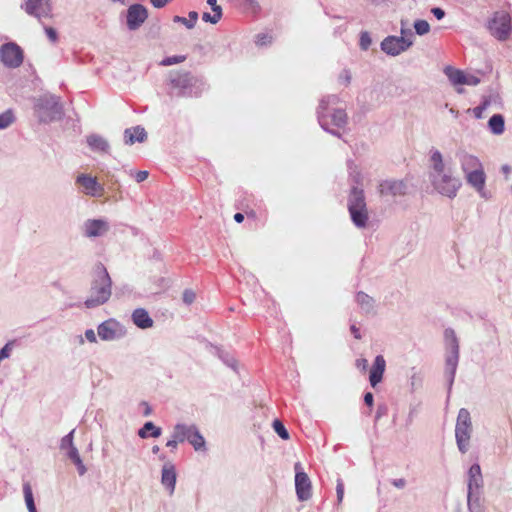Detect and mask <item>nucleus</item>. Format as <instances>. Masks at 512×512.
Returning <instances> with one entry per match:
<instances>
[{
    "mask_svg": "<svg viewBox=\"0 0 512 512\" xmlns=\"http://www.w3.org/2000/svg\"><path fill=\"white\" fill-rule=\"evenodd\" d=\"M94 279L91 284L90 296L84 302L87 308L105 304L112 294V280L102 263L94 266Z\"/></svg>",
    "mask_w": 512,
    "mask_h": 512,
    "instance_id": "f257e3e1",
    "label": "nucleus"
},
{
    "mask_svg": "<svg viewBox=\"0 0 512 512\" xmlns=\"http://www.w3.org/2000/svg\"><path fill=\"white\" fill-rule=\"evenodd\" d=\"M348 209L353 223L358 227H365L368 221V212L363 190L356 188L352 190Z\"/></svg>",
    "mask_w": 512,
    "mask_h": 512,
    "instance_id": "f03ea898",
    "label": "nucleus"
},
{
    "mask_svg": "<svg viewBox=\"0 0 512 512\" xmlns=\"http://www.w3.org/2000/svg\"><path fill=\"white\" fill-rule=\"evenodd\" d=\"M487 28L492 36L500 41L507 40L510 36L512 25L509 11H496L489 20Z\"/></svg>",
    "mask_w": 512,
    "mask_h": 512,
    "instance_id": "7ed1b4c3",
    "label": "nucleus"
},
{
    "mask_svg": "<svg viewBox=\"0 0 512 512\" xmlns=\"http://www.w3.org/2000/svg\"><path fill=\"white\" fill-rule=\"evenodd\" d=\"M472 433L470 413L467 409H460L457 417L455 436L459 450L462 453L467 451Z\"/></svg>",
    "mask_w": 512,
    "mask_h": 512,
    "instance_id": "20e7f679",
    "label": "nucleus"
},
{
    "mask_svg": "<svg viewBox=\"0 0 512 512\" xmlns=\"http://www.w3.org/2000/svg\"><path fill=\"white\" fill-rule=\"evenodd\" d=\"M431 182L433 187L442 195L450 198L456 196L458 189L461 186V182L453 177L452 170L445 173L431 176Z\"/></svg>",
    "mask_w": 512,
    "mask_h": 512,
    "instance_id": "39448f33",
    "label": "nucleus"
},
{
    "mask_svg": "<svg viewBox=\"0 0 512 512\" xmlns=\"http://www.w3.org/2000/svg\"><path fill=\"white\" fill-rule=\"evenodd\" d=\"M0 58L6 67L17 68L23 63V50L15 43L4 44L0 48Z\"/></svg>",
    "mask_w": 512,
    "mask_h": 512,
    "instance_id": "423d86ee",
    "label": "nucleus"
},
{
    "mask_svg": "<svg viewBox=\"0 0 512 512\" xmlns=\"http://www.w3.org/2000/svg\"><path fill=\"white\" fill-rule=\"evenodd\" d=\"M176 438L180 440V442H184L185 440L189 441L195 450L204 449L205 447V440L195 426L177 424Z\"/></svg>",
    "mask_w": 512,
    "mask_h": 512,
    "instance_id": "0eeeda50",
    "label": "nucleus"
},
{
    "mask_svg": "<svg viewBox=\"0 0 512 512\" xmlns=\"http://www.w3.org/2000/svg\"><path fill=\"white\" fill-rule=\"evenodd\" d=\"M295 488L296 494L300 501L308 500L312 495V485L308 475L305 472L300 471L301 464L298 462L295 464Z\"/></svg>",
    "mask_w": 512,
    "mask_h": 512,
    "instance_id": "6e6552de",
    "label": "nucleus"
},
{
    "mask_svg": "<svg viewBox=\"0 0 512 512\" xmlns=\"http://www.w3.org/2000/svg\"><path fill=\"white\" fill-rule=\"evenodd\" d=\"M483 486V478L481 468L478 464L470 467L468 472V506L474 509L473 495L478 493Z\"/></svg>",
    "mask_w": 512,
    "mask_h": 512,
    "instance_id": "1a4fd4ad",
    "label": "nucleus"
},
{
    "mask_svg": "<svg viewBox=\"0 0 512 512\" xmlns=\"http://www.w3.org/2000/svg\"><path fill=\"white\" fill-rule=\"evenodd\" d=\"M411 45L412 42L404 37L389 36L382 41L381 49L389 55L396 56L407 50Z\"/></svg>",
    "mask_w": 512,
    "mask_h": 512,
    "instance_id": "9d476101",
    "label": "nucleus"
},
{
    "mask_svg": "<svg viewBox=\"0 0 512 512\" xmlns=\"http://www.w3.org/2000/svg\"><path fill=\"white\" fill-rule=\"evenodd\" d=\"M76 183L82 187L86 195L101 197L104 194V187L97 181L96 177L87 174H80L76 178Z\"/></svg>",
    "mask_w": 512,
    "mask_h": 512,
    "instance_id": "9b49d317",
    "label": "nucleus"
},
{
    "mask_svg": "<svg viewBox=\"0 0 512 512\" xmlns=\"http://www.w3.org/2000/svg\"><path fill=\"white\" fill-rule=\"evenodd\" d=\"M147 9L141 4H133L127 11V26L130 30L139 28L147 19Z\"/></svg>",
    "mask_w": 512,
    "mask_h": 512,
    "instance_id": "f8f14e48",
    "label": "nucleus"
},
{
    "mask_svg": "<svg viewBox=\"0 0 512 512\" xmlns=\"http://www.w3.org/2000/svg\"><path fill=\"white\" fill-rule=\"evenodd\" d=\"M97 332L102 340L111 341L122 335V328L116 320L109 319L98 326Z\"/></svg>",
    "mask_w": 512,
    "mask_h": 512,
    "instance_id": "ddd939ff",
    "label": "nucleus"
},
{
    "mask_svg": "<svg viewBox=\"0 0 512 512\" xmlns=\"http://www.w3.org/2000/svg\"><path fill=\"white\" fill-rule=\"evenodd\" d=\"M25 11L38 19L49 17L51 6L49 0H27Z\"/></svg>",
    "mask_w": 512,
    "mask_h": 512,
    "instance_id": "4468645a",
    "label": "nucleus"
},
{
    "mask_svg": "<svg viewBox=\"0 0 512 512\" xmlns=\"http://www.w3.org/2000/svg\"><path fill=\"white\" fill-rule=\"evenodd\" d=\"M406 191V184L400 180H386L379 185V193L381 196H403L406 194Z\"/></svg>",
    "mask_w": 512,
    "mask_h": 512,
    "instance_id": "2eb2a0df",
    "label": "nucleus"
},
{
    "mask_svg": "<svg viewBox=\"0 0 512 512\" xmlns=\"http://www.w3.org/2000/svg\"><path fill=\"white\" fill-rule=\"evenodd\" d=\"M170 86L182 94L193 85V77L189 72L177 71L170 74Z\"/></svg>",
    "mask_w": 512,
    "mask_h": 512,
    "instance_id": "dca6fc26",
    "label": "nucleus"
},
{
    "mask_svg": "<svg viewBox=\"0 0 512 512\" xmlns=\"http://www.w3.org/2000/svg\"><path fill=\"white\" fill-rule=\"evenodd\" d=\"M108 229V223L102 219L87 220L84 224L85 235L89 238L102 236Z\"/></svg>",
    "mask_w": 512,
    "mask_h": 512,
    "instance_id": "f3484780",
    "label": "nucleus"
},
{
    "mask_svg": "<svg viewBox=\"0 0 512 512\" xmlns=\"http://www.w3.org/2000/svg\"><path fill=\"white\" fill-rule=\"evenodd\" d=\"M386 368V361L382 355L376 356L370 370L369 381L372 387H375L382 381Z\"/></svg>",
    "mask_w": 512,
    "mask_h": 512,
    "instance_id": "a211bd4d",
    "label": "nucleus"
},
{
    "mask_svg": "<svg viewBox=\"0 0 512 512\" xmlns=\"http://www.w3.org/2000/svg\"><path fill=\"white\" fill-rule=\"evenodd\" d=\"M460 164H461V168H462L463 172L465 173V175L483 167L480 160L476 156L471 155L469 153L461 154Z\"/></svg>",
    "mask_w": 512,
    "mask_h": 512,
    "instance_id": "6ab92c4d",
    "label": "nucleus"
},
{
    "mask_svg": "<svg viewBox=\"0 0 512 512\" xmlns=\"http://www.w3.org/2000/svg\"><path fill=\"white\" fill-rule=\"evenodd\" d=\"M161 482L169 490L170 494L174 492L176 484V471L172 464L164 465L162 469Z\"/></svg>",
    "mask_w": 512,
    "mask_h": 512,
    "instance_id": "aec40b11",
    "label": "nucleus"
},
{
    "mask_svg": "<svg viewBox=\"0 0 512 512\" xmlns=\"http://www.w3.org/2000/svg\"><path fill=\"white\" fill-rule=\"evenodd\" d=\"M430 163H431V169H432L430 172V177L439 175V174H442V173H445V172L451 170V168L446 167L444 160H443V156L438 150L432 151V154L430 157Z\"/></svg>",
    "mask_w": 512,
    "mask_h": 512,
    "instance_id": "412c9836",
    "label": "nucleus"
},
{
    "mask_svg": "<svg viewBox=\"0 0 512 512\" xmlns=\"http://www.w3.org/2000/svg\"><path fill=\"white\" fill-rule=\"evenodd\" d=\"M466 180L467 183L475 188L478 192L483 191L486 182V175L483 167L466 174Z\"/></svg>",
    "mask_w": 512,
    "mask_h": 512,
    "instance_id": "4be33fe9",
    "label": "nucleus"
},
{
    "mask_svg": "<svg viewBox=\"0 0 512 512\" xmlns=\"http://www.w3.org/2000/svg\"><path fill=\"white\" fill-rule=\"evenodd\" d=\"M132 320L133 323L141 329H147L153 326L152 318L149 316L148 312L143 308H138L134 310V312L132 313Z\"/></svg>",
    "mask_w": 512,
    "mask_h": 512,
    "instance_id": "5701e85b",
    "label": "nucleus"
},
{
    "mask_svg": "<svg viewBox=\"0 0 512 512\" xmlns=\"http://www.w3.org/2000/svg\"><path fill=\"white\" fill-rule=\"evenodd\" d=\"M125 143L134 144L135 142H143L147 138L144 128L137 126L131 129H126L124 132Z\"/></svg>",
    "mask_w": 512,
    "mask_h": 512,
    "instance_id": "b1692460",
    "label": "nucleus"
},
{
    "mask_svg": "<svg viewBox=\"0 0 512 512\" xmlns=\"http://www.w3.org/2000/svg\"><path fill=\"white\" fill-rule=\"evenodd\" d=\"M41 107L43 109L51 110V114L49 115L51 120L55 119L57 116H60L62 113V107L59 103V100L54 96L45 97L42 100Z\"/></svg>",
    "mask_w": 512,
    "mask_h": 512,
    "instance_id": "393cba45",
    "label": "nucleus"
},
{
    "mask_svg": "<svg viewBox=\"0 0 512 512\" xmlns=\"http://www.w3.org/2000/svg\"><path fill=\"white\" fill-rule=\"evenodd\" d=\"M208 5H210L212 9V14L205 12L202 15V19L205 22H209L212 24H216L220 21L222 17V8L217 4V0H207Z\"/></svg>",
    "mask_w": 512,
    "mask_h": 512,
    "instance_id": "a878e982",
    "label": "nucleus"
},
{
    "mask_svg": "<svg viewBox=\"0 0 512 512\" xmlns=\"http://www.w3.org/2000/svg\"><path fill=\"white\" fill-rule=\"evenodd\" d=\"M162 430L160 427L154 425L153 422H146L144 426L138 431V436L142 439L148 437L158 438L161 436Z\"/></svg>",
    "mask_w": 512,
    "mask_h": 512,
    "instance_id": "bb28decb",
    "label": "nucleus"
},
{
    "mask_svg": "<svg viewBox=\"0 0 512 512\" xmlns=\"http://www.w3.org/2000/svg\"><path fill=\"white\" fill-rule=\"evenodd\" d=\"M87 144L92 150L99 152H107L109 149L108 142L98 135H90L87 137Z\"/></svg>",
    "mask_w": 512,
    "mask_h": 512,
    "instance_id": "cd10ccee",
    "label": "nucleus"
},
{
    "mask_svg": "<svg viewBox=\"0 0 512 512\" xmlns=\"http://www.w3.org/2000/svg\"><path fill=\"white\" fill-rule=\"evenodd\" d=\"M445 74L453 85H464L465 73L452 67L445 68Z\"/></svg>",
    "mask_w": 512,
    "mask_h": 512,
    "instance_id": "c85d7f7f",
    "label": "nucleus"
},
{
    "mask_svg": "<svg viewBox=\"0 0 512 512\" xmlns=\"http://www.w3.org/2000/svg\"><path fill=\"white\" fill-rule=\"evenodd\" d=\"M489 127L495 134H502L504 131V118L500 114H495L489 119Z\"/></svg>",
    "mask_w": 512,
    "mask_h": 512,
    "instance_id": "c756f323",
    "label": "nucleus"
},
{
    "mask_svg": "<svg viewBox=\"0 0 512 512\" xmlns=\"http://www.w3.org/2000/svg\"><path fill=\"white\" fill-rule=\"evenodd\" d=\"M23 492H24L25 502H26L29 512H36L32 489H31V486L29 483H25L23 485Z\"/></svg>",
    "mask_w": 512,
    "mask_h": 512,
    "instance_id": "7c9ffc66",
    "label": "nucleus"
},
{
    "mask_svg": "<svg viewBox=\"0 0 512 512\" xmlns=\"http://www.w3.org/2000/svg\"><path fill=\"white\" fill-rule=\"evenodd\" d=\"M197 19H198V13L195 11H191L189 13V19L180 17V16L174 17L175 22H180V23L184 24L188 29H191L195 26Z\"/></svg>",
    "mask_w": 512,
    "mask_h": 512,
    "instance_id": "2f4dec72",
    "label": "nucleus"
},
{
    "mask_svg": "<svg viewBox=\"0 0 512 512\" xmlns=\"http://www.w3.org/2000/svg\"><path fill=\"white\" fill-rule=\"evenodd\" d=\"M15 120L12 110H7L0 114V129L9 127Z\"/></svg>",
    "mask_w": 512,
    "mask_h": 512,
    "instance_id": "473e14b6",
    "label": "nucleus"
},
{
    "mask_svg": "<svg viewBox=\"0 0 512 512\" xmlns=\"http://www.w3.org/2000/svg\"><path fill=\"white\" fill-rule=\"evenodd\" d=\"M272 426L274 431L279 435L280 438H282L283 440H288L290 438L287 429L280 420H274Z\"/></svg>",
    "mask_w": 512,
    "mask_h": 512,
    "instance_id": "72a5a7b5",
    "label": "nucleus"
},
{
    "mask_svg": "<svg viewBox=\"0 0 512 512\" xmlns=\"http://www.w3.org/2000/svg\"><path fill=\"white\" fill-rule=\"evenodd\" d=\"M346 113L343 110H335L332 114V122L338 126L342 127L346 123Z\"/></svg>",
    "mask_w": 512,
    "mask_h": 512,
    "instance_id": "f704fd0d",
    "label": "nucleus"
},
{
    "mask_svg": "<svg viewBox=\"0 0 512 512\" xmlns=\"http://www.w3.org/2000/svg\"><path fill=\"white\" fill-rule=\"evenodd\" d=\"M414 28L417 34L425 35L430 30V25L426 20H417L414 23Z\"/></svg>",
    "mask_w": 512,
    "mask_h": 512,
    "instance_id": "c9c22d12",
    "label": "nucleus"
},
{
    "mask_svg": "<svg viewBox=\"0 0 512 512\" xmlns=\"http://www.w3.org/2000/svg\"><path fill=\"white\" fill-rule=\"evenodd\" d=\"M356 300L358 302V304H360L362 307L366 308V309H369L372 307V298L363 293V292H359L356 296Z\"/></svg>",
    "mask_w": 512,
    "mask_h": 512,
    "instance_id": "e433bc0d",
    "label": "nucleus"
},
{
    "mask_svg": "<svg viewBox=\"0 0 512 512\" xmlns=\"http://www.w3.org/2000/svg\"><path fill=\"white\" fill-rule=\"evenodd\" d=\"M185 56H172V57H167L165 59H163L161 61V65L163 66H170V65H173V64H178V63H181L185 60Z\"/></svg>",
    "mask_w": 512,
    "mask_h": 512,
    "instance_id": "4c0bfd02",
    "label": "nucleus"
},
{
    "mask_svg": "<svg viewBox=\"0 0 512 512\" xmlns=\"http://www.w3.org/2000/svg\"><path fill=\"white\" fill-rule=\"evenodd\" d=\"M336 493H337V501L340 504L344 498V484L341 479L337 480Z\"/></svg>",
    "mask_w": 512,
    "mask_h": 512,
    "instance_id": "58836bf2",
    "label": "nucleus"
},
{
    "mask_svg": "<svg viewBox=\"0 0 512 512\" xmlns=\"http://www.w3.org/2000/svg\"><path fill=\"white\" fill-rule=\"evenodd\" d=\"M182 298L186 304H191L194 302L196 294L194 291L187 289L183 292Z\"/></svg>",
    "mask_w": 512,
    "mask_h": 512,
    "instance_id": "ea45409f",
    "label": "nucleus"
},
{
    "mask_svg": "<svg viewBox=\"0 0 512 512\" xmlns=\"http://www.w3.org/2000/svg\"><path fill=\"white\" fill-rule=\"evenodd\" d=\"M73 432L74 431H71L68 435H66L65 437L62 438V441H61L62 448H66V447L72 448V447H74L73 446Z\"/></svg>",
    "mask_w": 512,
    "mask_h": 512,
    "instance_id": "a19ab883",
    "label": "nucleus"
},
{
    "mask_svg": "<svg viewBox=\"0 0 512 512\" xmlns=\"http://www.w3.org/2000/svg\"><path fill=\"white\" fill-rule=\"evenodd\" d=\"M178 443H181L180 440L176 438V426L174 427V431L172 434V439L168 440L166 446L174 451L177 448Z\"/></svg>",
    "mask_w": 512,
    "mask_h": 512,
    "instance_id": "79ce46f5",
    "label": "nucleus"
},
{
    "mask_svg": "<svg viewBox=\"0 0 512 512\" xmlns=\"http://www.w3.org/2000/svg\"><path fill=\"white\" fill-rule=\"evenodd\" d=\"M13 342H8L1 350H0V358L3 360L10 356V352L12 351Z\"/></svg>",
    "mask_w": 512,
    "mask_h": 512,
    "instance_id": "37998d69",
    "label": "nucleus"
},
{
    "mask_svg": "<svg viewBox=\"0 0 512 512\" xmlns=\"http://www.w3.org/2000/svg\"><path fill=\"white\" fill-rule=\"evenodd\" d=\"M69 457L75 464H81V458L79 456L78 450L76 447L69 448Z\"/></svg>",
    "mask_w": 512,
    "mask_h": 512,
    "instance_id": "c03bdc74",
    "label": "nucleus"
},
{
    "mask_svg": "<svg viewBox=\"0 0 512 512\" xmlns=\"http://www.w3.org/2000/svg\"><path fill=\"white\" fill-rule=\"evenodd\" d=\"M370 44H371V39H370L368 33L367 32L362 33L361 38H360V45H361L362 49H364V50L368 49Z\"/></svg>",
    "mask_w": 512,
    "mask_h": 512,
    "instance_id": "a18cd8bd",
    "label": "nucleus"
},
{
    "mask_svg": "<svg viewBox=\"0 0 512 512\" xmlns=\"http://www.w3.org/2000/svg\"><path fill=\"white\" fill-rule=\"evenodd\" d=\"M474 509H470L471 512H481L482 506L480 504L479 492L473 495Z\"/></svg>",
    "mask_w": 512,
    "mask_h": 512,
    "instance_id": "49530a36",
    "label": "nucleus"
},
{
    "mask_svg": "<svg viewBox=\"0 0 512 512\" xmlns=\"http://www.w3.org/2000/svg\"><path fill=\"white\" fill-rule=\"evenodd\" d=\"M489 106V101L488 100H484L483 103L474 108V114L477 118H480L482 116V113L483 111Z\"/></svg>",
    "mask_w": 512,
    "mask_h": 512,
    "instance_id": "de8ad7c7",
    "label": "nucleus"
},
{
    "mask_svg": "<svg viewBox=\"0 0 512 512\" xmlns=\"http://www.w3.org/2000/svg\"><path fill=\"white\" fill-rule=\"evenodd\" d=\"M272 37L266 34L258 35L256 43L258 45H266L267 43H271Z\"/></svg>",
    "mask_w": 512,
    "mask_h": 512,
    "instance_id": "09e8293b",
    "label": "nucleus"
},
{
    "mask_svg": "<svg viewBox=\"0 0 512 512\" xmlns=\"http://www.w3.org/2000/svg\"><path fill=\"white\" fill-rule=\"evenodd\" d=\"M480 82L479 78L473 75H466L465 74V83L464 85H477Z\"/></svg>",
    "mask_w": 512,
    "mask_h": 512,
    "instance_id": "8fccbe9b",
    "label": "nucleus"
},
{
    "mask_svg": "<svg viewBox=\"0 0 512 512\" xmlns=\"http://www.w3.org/2000/svg\"><path fill=\"white\" fill-rule=\"evenodd\" d=\"M45 32L48 36V38L50 39L51 42H56L57 40V33L55 31V29H53L52 27H46L45 28Z\"/></svg>",
    "mask_w": 512,
    "mask_h": 512,
    "instance_id": "3c124183",
    "label": "nucleus"
},
{
    "mask_svg": "<svg viewBox=\"0 0 512 512\" xmlns=\"http://www.w3.org/2000/svg\"><path fill=\"white\" fill-rule=\"evenodd\" d=\"M148 172L147 171H138L136 172L135 174V180L140 183V182H143L144 180H146L148 178Z\"/></svg>",
    "mask_w": 512,
    "mask_h": 512,
    "instance_id": "603ef678",
    "label": "nucleus"
},
{
    "mask_svg": "<svg viewBox=\"0 0 512 512\" xmlns=\"http://www.w3.org/2000/svg\"><path fill=\"white\" fill-rule=\"evenodd\" d=\"M171 1L172 0H150L151 4L155 8H162V7L166 6Z\"/></svg>",
    "mask_w": 512,
    "mask_h": 512,
    "instance_id": "864d4df0",
    "label": "nucleus"
},
{
    "mask_svg": "<svg viewBox=\"0 0 512 512\" xmlns=\"http://www.w3.org/2000/svg\"><path fill=\"white\" fill-rule=\"evenodd\" d=\"M85 337L91 343L96 342V334L92 329H88L85 331Z\"/></svg>",
    "mask_w": 512,
    "mask_h": 512,
    "instance_id": "5fc2aeb1",
    "label": "nucleus"
},
{
    "mask_svg": "<svg viewBox=\"0 0 512 512\" xmlns=\"http://www.w3.org/2000/svg\"><path fill=\"white\" fill-rule=\"evenodd\" d=\"M364 402L369 407L373 406L374 398H373V394L371 392H367L364 395Z\"/></svg>",
    "mask_w": 512,
    "mask_h": 512,
    "instance_id": "6e6d98bb",
    "label": "nucleus"
},
{
    "mask_svg": "<svg viewBox=\"0 0 512 512\" xmlns=\"http://www.w3.org/2000/svg\"><path fill=\"white\" fill-rule=\"evenodd\" d=\"M432 13L434 14V16H435L438 20L442 19V18L444 17V15H445V12H444L441 8H438V7L433 8V9H432Z\"/></svg>",
    "mask_w": 512,
    "mask_h": 512,
    "instance_id": "4d7b16f0",
    "label": "nucleus"
},
{
    "mask_svg": "<svg viewBox=\"0 0 512 512\" xmlns=\"http://www.w3.org/2000/svg\"><path fill=\"white\" fill-rule=\"evenodd\" d=\"M244 212H245V215L247 216L248 219H253V220L257 219V213H256L255 210H253V209H245Z\"/></svg>",
    "mask_w": 512,
    "mask_h": 512,
    "instance_id": "13d9d810",
    "label": "nucleus"
},
{
    "mask_svg": "<svg viewBox=\"0 0 512 512\" xmlns=\"http://www.w3.org/2000/svg\"><path fill=\"white\" fill-rule=\"evenodd\" d=\"M367 365H368V361H367L366 359H364V358H362V359H358V360L356 361V366H357L358 368H361V369H362V370H364V371L366 370Z\"/></svg>",
    "mask_w": 512,
    "mask_h": 512,
    "instance_id": "bf43d9fd",
    "label": "nucleus"
},
{
    "mask_svg": "<svg viewBox=\"0 0 512 512\" xmlns=\"http://www.w3.org/2000/svg\"><path fill=\"white\" fill-rule=\"evenodd\" d=\"M392 484L397 488H403L406 484V481L404 479H395L392 481Z\"/></svg>",
    "mask_w": 512,
    "mask_h": 512,
    "instance_id": "052dcab7",
    "label": "nucleus"
},
{
    "mask_svg": "<svg viewBox=\"0 0 512 512\" xmlns=\"http://www.w3.org/2000/svg\"><path fill=\"white\" fill-rule=\"evenodd\" d=\"M234 220L237 222V223H242L243 220H244V214L243 213H236L234 215Z\"/></svg>",
    "mask_w": 512,
    "mask_h": 512,
    "instance_id": "680f3d73",
    "label": "nucleus"
},
{
    "mask_svg": "<svg viewBox=\"0 0 512 512\" xmlns=\"http://www.w3.org/2000/svg\"><path fill=\"white\" fill-rule=\"evenodd\" d=\"M351 331L353 332L356 339H360V333L359 329L356 328L354 325L351 327Z\"/></svg>",
    "mask_w": 512,
    "mask_h": 512,
    "instance_id": "e2e57ef3",
    "label": "nucleus"
},
{
    "mask_svg": "<svg viewBox=\"0 0 512 512\" xmlns=\"http://www.w3.org/2000/svg\"><path fill=\"white\" fill-rule=\"evenodd\" d=\"M445 334H446L447 338L452 337L453 342L456 344V338H455L454 332L452 330H446Z\"/></svg>",
    "mask_w": 512,
    "mask_h": 512,
    "instance_id": "0e129e2a",
    "label": "nucleus"
},
{
    "mask_svg": "<svg viewBox=\"0 0 512 512\" xmlns=\"http://www.w3.org/2000/svg\"><path fill=\"white\" fill-rule=\"evenodd\" d=\"M76 465L78 467L79 474L83 475L86 472V469H85L83 463L81 462V464H76Z\"/></svg>",
    "mask_w": 512,
    "mask_h": 512,
    "instance_id": "69168bd1",
    "label": "nucleus"
},
{
    "mask_svg": "<svg viewBox=\"0 0 512 512\" xmlns=\"http://www.w3.org/2000/svg\"><path fill=\"white\" fill-rule=\"evenodd\" d=\"M144 406H145L144 415H145V416L150 415V414H151V412H152L151 407H150L147 403H144Z\"/></svg>",
    "mask_w": 512,
    "mask_h": 512,
    "instance_id": "338daca9",
    "label": "nucleus"
},
{
    "mask_svg": "<svg viewBox=\"0 0 512 512\" xmlns=\"http://www.w3.org/2000/svg\"><path fill=\"white\" fill-rule=\"evenodd\" d=\"M510 167L508 165H504L502 166V171L503 173L506 175V177H508L509 173H510Z\"/></svg>",
    "mask_w": 512,
    "mask_h": 512,
    "instance_id": "774afa93",
    "label": "nucleus"
}]
</instances>
